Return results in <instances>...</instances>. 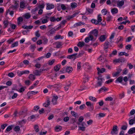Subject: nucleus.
I'll list each match as a JSON object with an SVG mask.
<instances>
[{
    "instance_id": "22",
    "label": "nucleus",
    "mask_w": 135,
    "mask_h": 135,
    "mask_svg": "<svg viewBox=\"0 0 135 135\" xmlns=\"http://www.w3.org/2000/svg\"><path fill=\"white\" fill-rule=\"evenodd\" d=\"M109 42L108 41H106L104 44V49L105 50V51L107 52V50L108 48V45H109Z\"/></svg>"
},
{
    "instance_id": "12",
    "label": "nucleus",
    "mask_w": 135,
    "mask_h": 135,
    "mask_svg": "<svg viewBox=\"0 0 135 135\" xmlns=\"http://www.w3.org/2000/svg\"><path fill=\"white\" fill-rule=\"evenodd\" d=\"M10 23L9 21L5 19L4 20L3 22L4 28H6Z\"/></svg>"
},
{
    "instance_id": "7",
    "label": "nucleus",
    "mask_w": 135,
    "mask_h": 135,
    "mask_svg": "<svg viewBox=\"0 0 135 135\" xmlns=\"http://www.w3.org/2000/svg\"><path fill=\"white\" fill-rule=\"evenodd\" d=\"M61 85L60 83L55 84L54 85V88L56 90L58 91L61 88Z\"/></svg>"
},
{
    "instance_id": "24",
    "label": "nucleus",
    "mask_w": 135,
    "mask_h": 135,
    "mask_svg": "<svg viewBox=\"0 0 135 135\" xmlns=\"http://www.w3.org/2000/svg\"><path fill=\"white\" fill-rule=\"evenodd\" d=\"M86 104L88 107H90V108L93 110V104H91L90 102H86Z\"/></svg>"
},
{
    "instance_id": "55",
    "label": "nucleus",
    "mask_w": 135,
    "mask_h": 135,
    "mask_svg": "<svg viewBox=\"0 0 135 135\" xmlns=\"http://www.w3.org/2000/svg\"><path fill=\"white\" fill-rule=\"evenodd\" d=\"M103 90H104V91H106L107 90V89L106 87H103L99 89L98 91L99 92H100Z\"/></svg>"
},
{
    "instance_id": "57",
    "label": "nucleus",
    "mask_w": 135,
    "mask_h": 135,
    "mask_svg": "<svg viewBox=\"0 0 135 135\" xmlns=\"http://www.w3.org/2000/svg\"><path fill=\"white\" fill-rule=\"evenodd\" d=\"M17 74L19 76H21L23 74V71H20L19 70L17 72Z\"/></svg>"
},
{
    "instance_id": "64",
    "label": "nucleus",
    "mask_w": 135,
    "mask_h": 135,
    "mask_svg": "<svg viewBox=\"0 0 135 135\" xmlns=\"http://www.w3.org/2000/svg\"><path fill=\"white\" fill-rule=\"evenodd\" d=\"M10 26L11 27V28L12 29H15L16 27V25L13 24H11Z\"/></svg>"
},
{
    "instance_id": "21",
    "label": "nucleus",
    "mask_w": 135,
    "mask_h": 135,
    "mask_svg": "<svg viewBox=\"0 0 135 135\" xmlns=\"http://www.w3.org/2000/svg\"><path fill=\"white\" fill-rule=\"evenodd\" d=\"M106 38L105 35H102L100 36L99 38L101 42H103L105 41Z\"/></svg>"
},
{
    "instance_id": "37",
    "label": "nucleus",
    "mask_w": 135,
    "mask_h": 135,
    "mask_svg": "<svg viewBox=\"0 0 135 135\" xmlns=\"http://www.w3.org/2000/svg\"><path fill=\"white\" fill-rule=\"evenodd\" d=\"M119 55L120 56L125 55L126 56H129V54L128 53H126L124 52H121L119 53Z\"/></svg>"
},
{
    "instance_id": "31",
    "label": "nucleus",
    "mask_w": 135,
    "mask_h": 135,
    "mask_svg": "<svg viewBox=\"0 0 135 135\" xmlns=\"http://www.w3.org/2000/svg\"><path fill=\"white\" fill-rule=\"evenodd\" d=\"M77 4L73 2L71 4V7L72 9L76 8L77 7Z\"/></svg>"
},
{
    "instance_id": "33",
    "label": "nucleus",
    "mask_w": 135,
    "mask_h": 135,
    "mask_svg": "<svg viewBox=\"0 0 135 135\" xmlns=\"http://www.w3.org/2000/svg\"><path fill=\"white\" fill-rule=\"evenodd\" d=\"M85 44V43L84 42H79L77 44V45L80 47H82Z\"/></svg>"
},
{
    "instance_id": "60",
    "label": "nucleus",
    "mask_w": 135,
    "mask_h": 135,
    "mask_svg": "<svg viewBox=\"0 0 135 135\" xmlns=\"http://www.w3.org/2000/svg\"><path fill=\"white\" fill-rule=\"evenodd\" d=\"M14 131L16 132L20 130V127L19 126H16L14 128Z\"/></svg>"
},
{
    "instance_id": "62",
    "label": "nucleus",
    "mask_w": 135,
    "mask_h": 135,
    "mask_svg": "<svg viewBox=\"0 0 135 135\" xmlns=\"http://www.w3.org/2000/svg\"><path fill=\"white\" fill-rule=\"evenodd\" d=\"M39 127L37 125H36L34 127V129L36 132H38L39 131Z\"/></svg>"
},
{
    "instance_id": "54",
    "label": "nucleus",
    "mask_w": 135,
    "mask_h": 135,
    "mask_svg": "<svg viewBox=\"0 0 135 135\" xmlns=\"http://www.w3.org/2000/svg\"><path fill=\"white\" fill-rule=\"evenodd\" d=\"M91 22L92 23H94L95 25H97L99 23L97 20L95 19L92 20Z\"/></svg>"
},
{
    "instance_id": "29",
    "label": "nucleus",
    "mask_w": 135,
    "mask_h": 135,
    "mask_svg": "<svg viewBox=\"0 0 135 135\" xmlns=\"http://www.w3.org/2000/svg\"><path fill=\"white\" fill-rule=\"evenodd\" d=\"M103 79L102 78L99 79L98 78V82L97 83L98 86H101L102 85V82L103 81Z\"/></svg>"
},
{
    "instance_id": "48",
    "label": "nucleus",
    "mask_w": 135,
    "mask_h": 135,
    "mask_svg": "<svg viewBox=\"0 0 135 135\" xmlns=\"http://www.w3.org/2000/svg\"><path fill=\"white\" fill-rule=\"evenodd\" d=\"M123 38L121 37H120L117 38V41L116 42V43L118 44V43L122 42L123 41Z\"/></svg>"
},
{
    "instance_id": "49",
    "label": "nucleus",
    "mask_w": 135,
    "mask_h": 135,
    "mask_svg": "<svg viewBox=\"0 0 135 135\" xmlns=\"http://www.w3.org/2000/svg\"><path fill=\"white\" fill-rule=\"evenodd\" d=\"M38 7H36L34 9H33L31 11V12L33 14H35L36 12L38 10Z\"/></svg>"
},
{
    "instance_id": "47",
    "label": "nucleus",
    "mask_w": 135,
    "mask_h": 135,
    "mask_svg": "<svg viewBox=\"0 0 135 135\" xmlns=\"http://www.w3.org/2000/svg\"><path fill=\"white\" fill-rule=\"evenodd\" d=\"M24 16L25 18L28 19L30 17L31 15L29 13H27Z\"/></svg>"
},
{
    "instance_id": "5",
    "label": "nucleus",
    "mask_w": 135,
    "mask_h": 135,
    "mask_svg": "<svg viewBox=\"0 0 135 135\" xmlns=\"http://www.w3.org/2000/svg\"><path fill=\"white\" fill-rule=\"evenodd\" d=\"M58 97L57 95H54L53 96L51 100L52 104L54 105L57 104V101L58 98Z\"/></svg>"
},
{
    "instance_id": "46",
    "label": "nucleus",
    "mask_w": 135,
    "mask_h": 135,
    "mask_svg": "<svg viewBox=\"0 0 135 135\" xmlns=\"http://www.w3.org/2000/svg\"><path fill=\"white\" fill-rule=\"evenodd\" d=\"M89 100L94 102H96V98L91 96H89Z\"/></svg>"
},
{
    "instance_id": "43",
    "label": "nucleus",
    "mask_w": 135,
    "mask_h": 135,
    "mask_svg": "<svg viewBox=\"0 0 135 135\" xmlns=\"http://www.w3.org/2000/svg\"><path fill=\"white\" fill-rule=\"evenodd\" d=\"M55 60L54 59H53L52 60H50L49 61L48 64L50 65H51L53 64L55 62Z\"/></svg>"
},
{
    "instance_id": "27",
    "label": "nucleus",
    "mask_w": 135,
    "mask_h": 135,
    "mask_svg": "<svg viewBox=\"0 0 135 135\" xmlns=\"http://www.w3.org/2000/svg\"><path fill=\"white\" fill-rule=\"evenodd\" d=\"M22 28L25 29H31L33 28V26H28L25 25L22 26Z\"/></svg>"
},
{
    "instance_id": "40",
    "label": "nucleus",
    "mask_w": 135,
    "mask_h": 135,
    "mask_svg": "<svg viewBox=\"0 0 135 135\" xmlns=\"http://www.w3.org/2000/svg\"><path fill=\"white\" fill-rule=\"evenodd\" d=\"M61 8L63 10H65L66 9L67 7L66 5L64 4H60Z\"/></svg>"
},
{
    "instance_id": "16",
    "label": "nucleus",
    "mask_w": 135,
    "mask_h": 135,
    "mask_svg": "<svg viewBox=\"0 0 135 135\" xmlns=\"http://www.w3.org/2000/svg\"><path fill=\"white\" fill-rule=\"evenodd\" d=\"M25 3L23 1H21L20 2V10H23L25 7Z\"/></svg>"
},
{
    "instance_id": "45",
    "label": "nucleus",
    "mask_w": 135,
    "mask_h": 135,
    "mask_svg": "<svg viewBox=\"0 0 135 135\" xmlns=\"http://www.w3.org/2000/svg\"><path fill=\"white\" fill-rule=\"evenodd\" d=\"M38 92V91L35 92L33 91H28V95H31L32 94H35L37 93Z\"/></svg>"
},
{
    "instance_id": "53",
    "label": "nucleus",
    "mask_w": 135,
    "mask_h": 135,
    "mask_svg": "<svg viewBox=\"0 0 135 135\" xmlns=\"http://www.w3.org/2000/svg\"><path fill=\"white\" fill-rule=\"evenodd\" d=\"M81 63L80 62H78L77 64V69L78 70H80L81 68Z\"/></svg>"
},
{
    "instance_id": "34",
    "label": "nucleus",
    "mask_w": 135,
    "mask_h": 135,
    "mask_svg": "<svg viewBox=\"0 0 135 135\" xmlns=\"http://www.w3.org/2000/svg\"><path fill=\"white\" fill-rule=\"evenodd\" d=\"M84 23L83 22H79L75 24L74 25V26L75 27H76L78 26H79L81 25H84Z\"/></svg>"
},
{
    "instance_id": "11",
    "label": "nucleus",
    "mask_w": 135,
    "mask_h": 135,
    "mask_svg": "<svg viewBox=\"0 0 135 135\" xmlns=\"http://www.w3.org/2000/svg\"><path fill=\"white\" fill-rule=\"evenodd\" d=\"M65 70V71L68 73H71L73 70V69L71 66H68L64 68Z\"/></svg>"
},
{
    "instance_id": "42",
    "label": "nucleus",
    "mask_w": 135,
    "mask_h": 135,
    "mask_svg": "<svg viewBox=\"0 0 135 135\" xmlns=\"http://www.w3.org/2000/svg\"><path fill=\"white\" fill-rule=\"evenodd\" d=\"M62 46V42H56V47L57 48H60Z\"/></svg>"
},
{
    "instance_id": "28",
    "label": "nucleus",
    "mask_w": 135,
    "mask_h": 135,
    "mask_svg": "<svg viewBox=\"0 0 135 135\" xmlns=\"http://www.w3.org/2000/svg\"><path fill=\"white\" fill-rule=\"evenodd\" d=\"M69 83L68 84H67L66 85H65L64 87L65 89V90L66 91H67L69 89L70 86L71 85V83H70V81H69Z\"/></svg>"
},
{
    "instance_id": "44",
    "label": "nucleus",
    "mask_w": 135,
    "mask_h": 135,
    "mask_svg": "<svg viewBox=\"0 0 135 135\" xmlns=\"http://www.w3.org/2000/svg\"><path fill=\"white\" fill-rule=\"evenodd\" d=\"M18 45V41L16 42H15L11 46V48H13L14 47H16Z\"/></svg>"
},
{
    "instance_id": "59",
    "label": "nucleus",
    "mask_w": 135,
    "mask_h": 135,
    "mask_svg": "<svg viewBox=\"0 0 135 135\" xmlns=\"http://www.w3.org/2000/svg\"><path fill=\"white\" fill-rule=\"evenodd\" d=\"M45 6V5L44 3L41 4L39 5L37 7H38V8H40L41 9H43L44 8Z\"/></svg>"
},
{
    "instance_id": "13",
    "label": "nucleus",
    "mask_w": 135,
    "mask_h": 135,
    "mask_svg": "<svg viewBox=\"0 0 135 135\" xmlns=\"http://www.w3.org/2000/svg\"><path fill=\"white\" fill-rule=\"evenodd\" d=\"M38 83L39 81L38 80H37L35 81V83L30 87L29 88V89H32L36 88V87L37 85L38 84Z\"/></svg>"
},
{
    "instance_id": "4",
    "label": "nucleus",
    "mask_w": 135,
    "mask_h": 135,
    "mask_svg": "<svg viewBox=\"0 0 135 135\" xmlns=\"http://www.w3.org/2000/svg\"><path fill=\"white\" fill-rule=\"evenodd\" d=\"M118 127L117 126H114L113 127V128L111 132V133L112 135L116 134L118 133Z\"/></svg>"
},
{
    "instance_id": "58",
    "label": "nucleus",
    "mask_w": 135,
    "mask_h": 135,
    "mask_svg": "<svg viewBox=\"0 0 135 135\" xmlns=\"http://www.w3.org/2000/svg\"><path fill=\"white\" fill-rule=\"evenodd\" d=\"M112 18V16L109 15L107 16L106 18V20L108 22L110 21H111Z\"/></svg>"
},
{
    "instance_id": "30",
    "label": "nucleus",
    "mask_w": 135,
    "mask_h": 135,
    "mask_svg": "<svg viewBox=\"0 0 135 135\" xmlns=\"http://www.w3.org/2000/svg\"><path fill=\"white\" fill-rule=\"evenodd\" d=\"M123 80V78L122 76L119 77L115 81V83L118 82L119 83H121Z\"/></svg>"
},
{
    "instance_id": "18",
    "label": "nucleus",
    "mask_w": 135,
    "mask_h": 135,
    "mask_svg": "<svg viewBox=\"0 0 135 135\" xmlns=\"http://www.w3.org/2000/svg\"><path fill=\"white\" fill-rule=\"evenodd\" d=\"M124 4V2L123 0H122L118 2L117 6L119 7L122 6Z\"/></svg>"
},
{
    "instance_id": "35",
    "label": "nucleus",
    "mask_w": 135,
    "mask_h": 135,
    "mask_svg": "<svg viewBox=\"0 0 135 135\" xmlns=\"http://www.w3.org/2000/svg\"><path fill=\"white\" fill-rule=\"evenodd\" d=\"M60 65H56L54 67L55 70L56 71H57L59 70L60 68Z\"/></svg>"
},
{
    "instance_id": "17",
    "label": "nucleus",
    "mask_w": 135,
    "mask_h": 135,
    "mask_svg": "<svg viewBox=\"0 0 135 135\" xmlns=\"http://www.w3.org/2000/svg\"><path fill=\"white\" fill-rule=\"evenodd\" d=\"M117 71L114 73H113L112 75L114 77H115L118 75L119 73L121 72L122 70L120 68H119L117 69Z\"/></svg>"
},
{
    "instance_id": "50",
    "label": "nucleus",
    "mask_w": 135,
    "mask_h": 135,
    "mask_svg": "<svg viewBox=\"0 0 135 135\" xmlns=\"http://www.w3.org/2000/svg\"><path fill=\"white\" fill-rule=\"evenodd\" d=\"M101 15H99L98 16V17H97V21L98 22V23L99 22H101L102 21V18L101 17Z\"/></svg>"
},
{
    "instance_id": "63",
    "label": "nucleus",
    "mask_w": 135,
    "mask_h": 135,
    "mask_svg": "<svg viewBox=\"0 0 135 135\" xmlns=\"http://www.w3.org/2000/svg\"><path fill=\"white\" fill-rule=\"evenodd\" d=\"M35 35L37 37H39L40 36L39 31H37L35 32Z\"/></svg>"
},
{
    "instance_id": "20",
    "label": "nucleus",
    "mask_w": 135,
    "mask_h": 135,
    "mask_svg": "<svg viewBox=\"0 0 135 135\" xmlns=\"http://www.w3.org/2000/svg\"><path fill=\"white\" fill-rule=\"evenodd\" d=\"M118 11V9L116 8H112L111 10V13L113 14L117 13Z\"/></svg>"
},
{
    "instance_id": "61",
    "label": "nucleus",
    "mask_w": 135,
    "mask_h": 135,
    "mask_svg": "<svg viewBox=\"0 0 135 135\" xmlns=\"http://www.w3.org/2000/svg\"><path fill=\"white\" fill-rule=\"evenodd\" d=\"M71 115L75 117H76L77 115V114L75 112L73 111H71Z\"/></svg>"
},
{
    "instance_id": "19",
    "label": "nucleus",
    "mask_w": 135,
    "mask_h": 135,
    "mask_svg": "<svg viewBox=\"0 0 135 135\" xmlns=\"http://www.w3.org/2000/svg\"><path fill=\"white\" fill-rule=\"evenodd\" d=\"M97 69L98 71V74H99V73H103L105 71V69L104 68H102L101 69H100L98 67Z\"/></svg>"
},
{
    "instance_id": "26",
    "label": "nucleus",
    "mask_w": 135,
    "mask_h": 135,
    "mask_svg": "<svg viewBox=\"0 0 135 135\" xmlns=\"http://www.w3.org/2000/svg\"><path fill=\"white\" fill-rule=\"evenodd\" d=\"M29 79L33 81L36 78L35 75L32 74H30L28 77Z\"/></svg>"
},
{
    "instance_id": "23",
    "label": "nucleus",
    "mask_w": 135,
    "mask_h": 135,
    "mask_svg": "<svg viewBox=\"0 0 135 135\" xmlns=\"http://www.w3.org/2000/svg\"><path fill=\"white\" fill-rule=\"evenodd\" d=\"M128 133L129 134H132L135 133V127L131 128L128 131Z\"/></svg>"
},
{
    "instance_id": "51",
    "label": "nucleus",
    "mask_w": 135,
    "mask_h": 135,
    "mask_svg": "<svg viewBox=\"0 0 135 135\" xmlns=\"http://www.w3.org/2000/svg\"><path fill=\"white\" fill-rule=\"evenodd\" d=\"M30 49L32 52H33L35 50V48L36 47L35 45H31L30 46Z\"/></svg>"
},
{
    "instance_id": "8",
    "label": "nucleus",
    "mask_w": 135,
    "mask_h": 135,
    "mask_svg": "<svg viewBox=\"0 0 135 135\" xmlns=\"http://www.w3.org/2000/svg\"><path fill=\"white\" fill-rule=\"evenodd\" d=\"M50 104V99L49 97L47 98L46 101L43 104V105L46 107H47Z\"/></svg>"
},
{
    "instance_id": "52",
    "label": "nucleus",
    "mask_w": 135,
    "mask_h": 135,
    "mask_svg": "<svg viewBox=\"0 0 135 135\" xmlns=\"http://www.w3.org/2000/svg\"><path fill=\"white\" fill-rule=\"evenodd\" d=\"M62 129V127L60 126H57L55 128V130L57 131H60Z\"/></svg>"
},
{
    "instance_id": "10",
    "label": "nucleus",
    "mask_w": 135,
    "mask_h": 135,
    "mask_svg": "<svg viewBox=\"0 0 135 135\" xmlns=\"http://www.w3.org/2000/svg\"><path fill=\"white\" fill-rule=\"evenodd\" d=\"M19 1H15V2L14 5H12L10 7V8H11L13 9H17L19 7Z\"/></svg>"
},
{
    "instance_id": "56",
    "label": "nucleus",
    "mask_w": 135,
    "mask_h": 135,
    "mask_svg": "<svg viewBox=\"0 0 135 135\" xmlns=\"http://www.w3.org/2000/svg\"><path fill=\"white\" fill-rule=\"evenodd\" d=\"M84 118L83 116H80L79 117V119H78V122H77V123H81L82 121L84 120Z\"/></svg>"
},
{
    "instance_id": "14",
    "label": "nucleus",
    "mask_w": 135,
    "mask_h": 135,
    "mask_svg": "<svg viewBox=\"0 0 135 135\" xmlns=\"http://www.w3.org/2000/svg\"><path fill=\"white\" fill-rule=\"evenodd\" d=\"M47 7L46 9L47 10H49L52 9H53L54 8V5L50 4L49 3L47 4Z\"/></svg>"
},
{
    "instance_id": "2",
    "label": "nucleus",
    "mask_w": 135,
    "mask_h": 135,
    "mask_svg": "<svg viewBox=\"0 0 135 135\" xmlns=\"http://www.w3.org/2000/svg\"><path fill=\"white\" fill-rule=\"evenodd\" d=\"M77 124L79 125V127L80 130L84 131L85 130V127L84 126L86 124L84 122L80 123H77Z\"/></svg>"
},
{
    "instance_id": "3",
    "label": "nucleus",
    "mask_w": 135,
    "mask_h": 135,
    "mask_svg": "<svg viewBox=\"0 0 135 135\" xmlns=\"http://www.w3.org/2000/svg\"><path fill=\"white\" fill-rule=\"evenodd\" d=\"M47 70V69H40L39 70H36L34 71L33 73L36 75L40 76L41 75L43 71Z\"/></svg>"
},
{
    "instance_id": "6",
    "label": "nucleus",
    "mask_w": 135,
    "mask_h": 135,
    "mask_svg": "<svg viewBox=\"0 0 135 135\" xmlns=\"http://www.w3.org/2000/svg\"><path fill=\"white\" fill-rule=\"evenodd\" d=\"M94 39V38L91 35H89V36L86 37L85 38L84 41L86 43L88 42L90 40L92 41Z\"/></svg>"
},
{
    "instance_id": "32",
    "label": "nucleus",
    "mask_w": 135,
    "mask_h": 135,
    "mask_svg": "<svg viewBox=\"0 0 135 135\" xmlns=\"http://www.w3.org/2000/svg\"><path fill=\"white\" fill-rule=\"evenodd\" d=\"M63 38H64V37L63 36H61L60 35H56L54 37V39L56 40L57 39H60V38L61 39H62Z\"/></svg>"
},
{
    "instance_id": "41",
    "label": "nucleus",
    "mask_w": 135,
    "mask_h": 135,
    "mask_svg": "<svg viewBox=\"0 0 135 135\" xmlns=\"http://www.w3.org/2000/svg\"><path fill=\"white\" fill-rule=\"evenodd\" d=\"M34 54L33 53H29V54H23V56H30V57H34V56H33Z\"/></svg>"
},
{
    "instance_id": "36",
    "label": "nucleus",
    "mask_w": 135,
    "mask_h": 135,
    "mask_svg": "<svg viewBox=\"0 0 135 135\" xmlns=\"http://www.w3.org/2000/svg\"><path fill=\"white\" fill-rule=\"evenodd\" d=\"M23 20V19L21 17H20L18 18L17 19V24L18 25H20V23L21 22H22V21Z\"/></svg>"
},
{
    "instance_id": "38",
    "label": "nucleus",
    "mask_w": 135,
    "mask_h": 135,
    "mask_svg": "<svg viewBox=\"0 0 135 135\" xmlns=\"http://www.w3.org/2000/svg\"><path fill=\"white\" fill-rule=\"evenodd\" d=\"M98 60L101 62H104L105 61L104 58L102 56H100L98 59Z\"/></svg>"
},
{
    "instance_id": "9",
    "label": "nucleus",
    "mask_w": 135,
    "mask_h": 135,
    "mask_svg": "<svg viewBox=\"0 0 135 135\" xmlns=\"http://www.w3.org/2000/svg\"><path fill=\"white\" fill-rule=\"evenodd\" d=\"M98 30L97 29H95L90 32V35H91L93 36L94 35L95 37H97L98 36Z\"/></svg>"
},
{
    "instance_id": "1",
    "label": "nucleus",
    "mask_w": 135,
    "mask_h": 135,
    "mask_svg": "<svg viewBox=\"0 0 135 135\" xmlns=\"http://www.w3.org/2000/svg\"><path fill=\"white\" fill-rule=\"evenodd\" d=\"M61 27V26L58 27L56 28H53L49 30L46 32V35L49 37L52 36L55 33V32L59 30Z\"/></svg>"
},
{
    "instance_id": "15",
    "label": "nucleus",
    "mask_w": 135,
    "mask_h": 135,
    "mask_svg": "<svg viewBox=\"0 0 135 135\" xmlns=\"http://www.w3.org/2000/svg\"><path fill=\"white\" fill-rule=\"evenodd\" d=\"M77 55V53L71 55H68L67 56V58L69 59H76V56Z\"/></svg>"
},
{
    "instance_id": "25",
    "label": "nucleus",
    "mask_w": 135,
    "mask_h": 135,
    "mask_svg": "<svg viewBox=\"0 0 135 135\" xmlns=\"http://www.w3.org/2000/svg\"><path fill=\"white\" fill-rule=\"evenodd\" d=\"M13 126L12 125H11L9 126L6 128L5 132L7 133V132H8L10 131L12 129Z\"/></svg>"
},
{
    "instance_id": "39",
    "label": "nucleus",
    "mask_w": 135,
    "mask_h": 135,
    "mask_svg": "<svg viewBox=\"0 0 135 135\" xmlns=\"http://www.w3.org/2000/svg\"><path fill=\"white\" fill-rule=\"evenodd\" d=\"M25 88V87H22L19 90H18V91L20 93H23L24 91Z\"/></svg>"
}]
</instances>
